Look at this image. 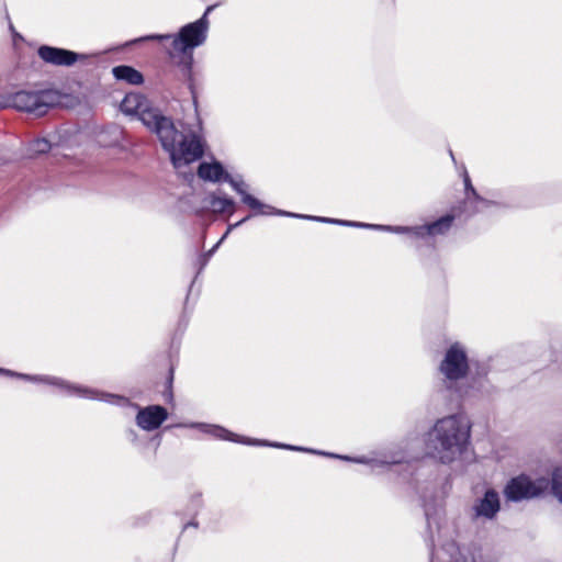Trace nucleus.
<instances>
[{
  "instance_id": "nucleus-26",
  "label": "nucleus",
  "mask_w": 562,
  "mask_h": 562,
  "mask_svg": "<svg viewBox=\"0 0 562 562\" xmlns=\"http://www.w3.org/2000/svg\"><path fill=\"white\" fill-rule=\"evenodd\" d=\"M172 370L170 371V376L168 379V389H171V384H172ZM168 397L171 398L172 397V393H171V390L168 391Z\"/></svg>"
},
{
  "instance_id": "nucleus-28",
  "label": "nucleus",
  "mask_w": 562,
  "mask_h": 562,
  "mask_svg": "<svg viewBox=\"0 0 562 562\" xmlns=\"http://www.w3.org/2000/svg\"><path fill=\"white\" fill-rule=\"evenodd\" d=\"M189 526H194V527H195V526H196V524H195V522H193V521H191V522L187 524V525L184 526V528H187V527H189Z\"/></svg>"
},
{
  "instance_id": "nucleus-19",
  "label": "nucleus",
  "mask_w": 562,
  "mask_h": 562,
  "mask_svg": "<svg viewBox=\"0 0 562 562\" xmlns=\"http://www.w3.org/2000/svg\"><path fill=\"white\" fill-rule=\"evenodd\" d=\"M209 204L214 213H224L226 211H233L235 202L229 198H221L212 194L209 199Z\"/></svg>"
},
{
  "instance_id": "nucleus-1",
  "label": "nucleus",
  "mask_w": 562,
  "mask_h": 562,
  "mask_svg": "<svg viewBox=\"0 0 562 562\" xmlns=\"http://www.w3.org/2000/svg\"><path fill=\"white\" fill-rule=\"evenodd\" d=\"M121 106L125 113L136 114L140 122L157 135L175 168L187 166L203 156L201 138L195 134L184 135L176 127L170 116L165 115L159 108L153 106L142 94H126Z\"/></svg>"
},
{
  "instance_id": "nucleus-21",
  "label": "nucleus",
  "mask_w": 562,
  "mask_h": 562,
  "mask_svg": "<svg viewBox=\"0 0 562 562\" xmlns=\"http://www.w3.org/2000/svg\"><path fill=\"white\" fill-rule=\"evenodd\" d=\"M551 490L553 495L562 503V470L555 469L552 473Z\"/></svg>"
},
{
  "instance_id": "nucleus-10",
  "label": "nucleus",
  "mask_w": 562,
  "mask_h": 562,
  "mask_svg": "<svg viewBox=\"0 0 562 562\" xmlns=\"http://www.w3.org/2000/svg\"><path fill=\"white\" fill-rule=\"evenodd\" d=\"M37 54L45 63L55 66H71L81 57L75 52L48 45L41 46Z\"/></svg>"
},
{
  "instance_id": "nucleus-23",
  "label": "nucleus",
  "mask_w": 562,
  "mask_h": 562,
  "mask_svg": "<svg viewBox=\"0 0 562 562\" xmlns=\"http://www.w3.org/2000/svg\"><path fill=\"white\" fill-rule=\"evenodd\" d=\"M0 373L1 374H5V375H9V376H18V378H21V379H25V380H29V381H44L46 383H49V380H53L54 378H50V376H44V378H38V376H35V375H27V374H23V373H16L14 371H11V370H8V369H2L0 368Z\"/></svg>"
},
{
  "instance_id": "nucleus-16",
  "label": "nucleus",
  "mask_w": 562,
  "mask_h": 562,
  "mask_svg": "<svg viewBox=\"0 0 562 562\" xmlns=\"http://www.w3.org/2000/svg\"><path fill=\"white\" fill-rule=\"evenodd\" d=\"M225 175H227V172L218 161L212 164L202 162L198 168V176L206 181L217 182L224 180Z\"/></svg>"
},
{
  "instance_id": "nucleus-8",
  "label": "nucleus",
  "mask_w": 562,
  "mask_h": 562,
  "mask_svg": "<svg viewBox=\"0 0 562 562\" xmlns=\"http://www.w3.org/2000/svg\"><path fill=\"white\" fill-rule=\"evenodd\" d=\"M548 486L547 481H531L526 475L512 479L505 487V496L513 502L539 496Z\"/></svg>"
},
{
  "instance_id": "nucleus-27",
  "label": "nucleus",
  "mask_w": 562,
  "mask_h": 562,
  "mask_svg": "<svg viewBox=\"0 0 562 562\" xmlns=\"http://www.w3.org/2000/svg\"><path fill=\"white\" fill-rule=\"evenodd\" d=\"M355 462L363 463L366 462L363 459H352Z\"/></svg>"
},
{
  "instance_id": "nucleus-4",
  "label": "nucleus",
  "mask_w": 562,
  "mask_h": 562,
  "mask_svg": "<svg viewBox=\"0 0 562 562\" xmlns=\"http://www.w3.org/2000/svg\"><path fill=\"white\" fill-rule=\"evenodd\" d=\"M49 382L54 385H58L60 387H66L70 393H75L79 396L90 397V398H99L104 402L113 403L120 406H134L138 408V413L136 415V424L144 430L150 431L160 427V425L167 419L168 412L165 407L160 405H151L145 408H139L138 405L132 404L128 398L124 396L105 394L101 393L98 396V392L89 389H81L77 386H69L64 381L59 379L49 380Z\"/></svg>"
},
{
  "instance_id": "nucleus-5",
  "label": "nucleus",
  "mask_w": 562,
  "mask_h": 562,
  "mask_svg": "<svg viewBox=\"0 0 562 562\" xmlns=\"http://www.w3.org/2000/svg\"><path fill=\"white\" fill-rule=\"evenodd\" d=\"M58 102V92L50 89L38 91L21 90L9 94L7 101L0 108L11 106L18 111L42 116Z\"/></svg>"
},
{
  "instance_id": "nucleus-20",
  "label": "nucleus",
  "mask_w": 562,
  "mask_h": 562,
  "mask_svg": "<svg viewBox=\"0 0 562 562\" xmlns=\"http://www.w3.org/2000/svg\"><path fill=\"white\" fill-rule=\"evenodd\" d=\"M445 550L450 554L451 562H474L473 558L468 560L464 557L462 549L454 541L447 543Z\"/></svg>"
},
{
  "instance_id": "nucleus-2",
  "label": "nucleus",
  "mask_w": 562,
  "mask_h": 562,
  "mask_svg": "<svg viewBox=\"0 0 562 562\" xmlns=\"http://www.w3.org/2000/svg\"><path fill=\"white\" fill-rule=\"evenodd\" d=\"M470 437L471 425L464 415L446 416L428 431L426 453L440 463L449 464L465 451Z\"/></svg>"
},
{
  "instance_id": "nucleus-25",
  "label": "nucleus",
  "mask_w": 562,
  "mask_h": 562,
  "mask_svg": "<svg viewBox=\"0 0 562 562\" xmlns=\"http://www.w3.org/2000/svg\"><path fill=\"white\" fill-rule=\"evenodd\" d=\"M403 461L402 458H392L391 460H385V461H379L380 464H396V463H401ZM375 463H378V461H374Z\"/></svg>"
},
{
  "instance_id": "nucleus-7",
  "label": "nucleus",
  "mask_w": 562,
  "mask_h": 562,
  "mask_svg": "<svg viewBox=\"0 0 562 562\" xmlns=\"http://www.w3.org/2000/svg\"><path fill=\"white\" fill-rule=\"evenodd\" d=\"M189 426L196 427L200 430H202L203 432L210 434L213 437L220 438V439L243 442L246 445H255V443L256 445H266V446H271V447H276V448L296 450V451H308V452H313V453L325 454V452L310 450V449H305V448L297 447V446L283 445V443H278V442H267V441L261 442V441H255V440H250V439L239 440L237 435H235V434L228 431L227 429H225L221 426H217V425H210V424L201 423V424H190ZM326 456L340 458V459H345V460H351L349 457H342V456H338V454L326 453Z\"/></svg>"
},
{
  "instance_id": "nucleus-22",
  "label": "nucleus",
  "mask_w": 562,
  "mask_h": 562,
  "mask_svg": "<svg viewBox=\"0 0 562 562\" xmlns=\"http://www.w3.org/2000/svg\"><path fill=\"white\" fill-rule=\"evenodd\" d=\"M49 149H50V143L45 138L35 139L30 144V153L32 156L45 154V153L49 151Z\"/></svg>"
},
{
  "instance_id": "nucleus-14",
  "label": "nucleus",
  "mask_w": 562,
  "mask_h": 562,
  "mask_svg": "<svg viewBox=\"0 0 562 562\" xmlns=\"http://www.w3.org/2000/svg\"><path fill=\"white\" fill-rule=\"evenodd\" d=\"M464 187H465V201L464 205L469 210L470 214L482 211L491 205V202L480 196L476 190L473 188L469 175H464Z\"/></svg>"
},
{
  "instance_id": "nucleus-17",
  "label": "nucleus",
  "mask_w": 562,
  "mask_h": 562,
  "mask_svg": "<svg viewBox=\"0 0 562 562\" xmlns=\"http://www.w3.org/2000/svg\"><path fill=\"white\" fill-rule=\"evenodd\" d=\"M123 131L117 125H109L98 134V143L103 147H113L121 143Z\"/></svg>"
},
{
  "instance_id": "nucleus-3",
  "label": "nucleus",
  "mask_w": 562,
  "mask_h": 562,
  "mask_svg": "<svg viewBox=\"0 0 562 562\" xmlns=\"http://www.w3.org/2000/svg\"><path fill=\"white\" fill-rule=\"evenodd\" d=\"M214 7L215 5L207 7L204 14L199 20L182 26L177 36L170 34H151L139 37L133 41V43L172 38L171 48L168 50V54L173 63L181 66L184 75H190L193 64V49L201 46L206 40L210 24L207 15Z\"/></svg>"
},
{
  "instance_id": "nucleus-24",
  "label": "nucleus",
  "mask_w": 562,
  "mask_h": 562,
  "mask_svg": "<svg viewBox=\"0 0 562 562\" xmlns=\"http://www.w3.org/2000/svg\"><path fill=\"white\" fill-rule=\"evenodd\" d=\"M250 216H247L245 218H243L241 221L237 222L236 224L232 225L228 227L227 232L224 234V236L220 239V241L212 248L210 249L205 255L202 256V267L206 265L207 260L210 259V257L214 254V251L216 250V248L218 247V245L223 241V239L227 236V234L229 233V231L233 228V227H237L239 226L240 224H243L244 222H246Z\"/></svg>"
},
{
  "instance_id": "nucleus-12",
  "label": "nucleus",
  "mask_w": 562,
  "mask_h": 562,
  "mask_svg": "<svg viewBox=\"0 0 562 562\" xmlns=\"http://www.w3.org/2000/svg\"><path fill=\"white\" fill-rule=\"evenodd\" d=\"M308 220L324 222V223H335L345 226H356V227H367L372 229L386 231L397 234H412L415 236V226H390V225H378V224H364L359 222H350L342 220H334L328 217H319V216H306Z\"/></svg>"
},
{
  "instance_id": "nucleus-18",
  "label": "nucleus",
  "mask_w": 562,
  "mask_h": 562,
  "mask_svg": "<svg viewBox=\"0 0 562 562\" xmlns=\"http://www.w3.org/2000/svg\"><path fill=\"white\" fill-rule=\"evenodd\" d=\"M424 509H425V517L427 521V530L429 533V538L427 539V546L429 547L430 551L432 552L435 543H434V536H432V528H439V513L440 508L438 505H430L428 503H424Z\"/></svg>"
},
{
  "instance_id": "nucleus-9",
  "label": "nucleus",
  "mask_w": 562,
  "mask_h": 562,
  "mask_svg": "<svg viewBox=\"0 0 562 562\" xmlns=\"http://www.w3.org/2000/svg\"><path fill=\"white\" fill-rule=\"evenodd\" d=\"M224 181L228 182L232 188L241 195V201L247 204L250 209L256 211V215H280V216H290V217H300L306 218L307 215H301L296 213H291L282 210H278L271 205H267L261 203L258 199L247 193L245 190V183L243 180L234 179L229 173L224 176Z\"/></svg>"
},
{
  "instance_id": "nucleus-11",
  "label": "nucleus",
  "mask_w": 562,
  "mask_h": 562,
  "mask_svg": "<svg viewBox=\"0 0 562 562\" xmlns=\"http://www.w3.org/2000/svg\"><path fill=\"white\" fill-rule=\"evenodd\" d=\"M501 509L499 496L496 491L487 490L473 507V518L493 519Z\"/></svg>"
},
{
  "instance_id": "nucleus-6",
  "label": "nucleus",
  "mask_w": 562,
  "mask_h": 562,
  "mask_svg": "<svg viewBox=\"0 0 562 562\" xmlns=\"http://www.w3.org/2000/svg\"><path fill=\"white\" fill-rule=\"evenodd\" d=\"M439 371L443 375V382L447 389L454 390L459 396L468 395L467 390L458 387V383L467 378L469 372L468 356L464 348L456 342L446 351L439 366Z\"/></svg>"
},
{
  "instance_id": "nucleus-13",
  "label": "nucleus",
  "mask_w": 562,
  "mask_h": 562,
  "mask_svg": "<svg viewBox=\"0 0 562 562\" xmlns=\"http://www.w3.org/2000/svg\"><path fill=\"white\" fill-rule=\"evenodd\" d=\"M453 218V215H445L430 224L415 226V236L425 237L443 235L452 226Z\"/></svg>"
},
{
  "instance_id": "nucleus-15",
  "label": "nucleus",
  "mask_w": 562,
  "mask_h": 562,
  "mask_svg": "<svg viewBox=\"0 0 562 562\" xmlns=\"http://www.w3.org/2000/svg\"><path fill=\"white\" fill-rule=\"evenodd\" d=\"M112 74L116 80L124 81L128 85L139 86L144 82V76L140 71L127 65L115 66Z\"/></svg>"
}]
</instances>
